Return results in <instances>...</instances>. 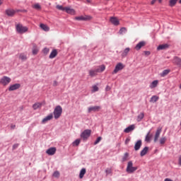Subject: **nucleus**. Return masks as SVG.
Segmentation results:
<instances>
[{"instance_id":"obj_1","label":"nucleus","mask_w":181,"mask_h":181,"mask_svg":"<svg viewBox=\"0 0 181 181\" xmlns=\"http://www.w3.org/2000/svg\"><path fill=\"white\" fill-rule=\"evenodd\" d=\"M104 70H105V65H100L98 66V68H95V69L89 70V76L90 77H95L98 73H103Z\"/></svg>"},{"instance_id":"obj_2","label":"nucleus","mask_w":181,"mask_h":181,"mask_svg":"<svg viewBox=\"0 0 181 181\" xmlns=\"http://www.w3.org/2000/svg\"><path fill=\"white\" fill-rule=\"evenodd\" d=\"M16 30L17 33H19L20 35H23V33H26L28 30H29V28L26 26H23V25L18 23L16 25Z\"/></svg>"},{"instance_id":"obj_3","label":"nucleus","mask_w":181,"mask_h":181,"mask_svg":"<svg viewBox=\"0 0 181 181\" xmlns=\"http://www.w3.org/2000/svg\"><path fill=\"white\" fill-rule=\"evenodd\" d=\"M63 112V108L62 106L58 105L54 110V117L55 119H59L62 116V113Z\"/></svg>"},{"instance_id":"obj_4","label":"nucleus","mask_w":181,"mask_h":181,"mask_svg":"<svg viewBox=\"0 0 181 181\" xmlns=\"http://www.w3.org/2000/svg\"><path fill=\"white\" fill-rule=\"evenodd\" d=\"M138 170V167H134V163L132 161H129L127 163V167L126 171L127 173H134L136 170Z\"/></svg>"},{"instance_id":"obj_5","label":"nucleus","mask_w":181,"mask_h":181,"mask_svg":"<svg viewBox=\"0 0 181 181\" xmlns=\"http://www.w3.org/2000/svg\"><path fill=\"white\" fill-rule=\"evenodd\" d=\"M11 81H12L11 78L8 76H3L0 80V84H2V86H8Z\"/></svg>"},{"instance_id":"obj_6","label":"nucleus","mask_w":181,"mask_h":181,"mask_svg":"<svg viewBox=\"0 0 181 181\" xmlns=\"http://www.w3.org/2000/svg\"><path fill=\"white\" fill-rule=\"evenodd\" d=\"M91 135V131L90 129H86L81 134V138H83V140L88 139Z\"/></svg>"},{"instance_id":"obj_7","label":"nucleus","mask_w":181,"mask_h":181,"mask_svg":"<svg viewBox=\"0 0 181 181\" xmlns=\"http://www.w3.org/2000/svg\"><path fill=\"white\" fill-rule=\"evenodd\" d=\"M124 67H125V66H124V64L121 62L118 63L116 66L115 68L114 69V71H112V74H117V73H118V71H121V70H122L124 69Z\"/></svg>"},{"instance_id":"obj_8","label":"nucleus","mask_w":181,"mask_h":181,"mask_svg":"<svg viewBox=\"0 0 181 181\" xmlns=\"http://www.w3.org/2000/svg\"><path fill=\"white\" fill-rule=\"evenodd\" d=\"M101 110V107L100 106H91L88 108V112L90 114V112H97Z\"/></svg>"},{"instance_id":"obj_9","label":"nucleus","mask_w":181,"mask_h":181,"mask_svg":"<svg viewBox=\"0 0 181 181\" xmlns=\"http://www.w3.org/2000/svg\"><path fill=\"white\" fill-rule=\"evenodd\" d=\"M110 22L115 26H118V25H119V20H118L117 17H110Z\"/></svg>"},{"instance_id":"obj_10","label":"nucleus","mask_w":181,"mask_h":181,"mask_svg":"<svg viewBox=\"0 0 181 181\" xmlns=\"http://www.w3.org/2000/svg\"><path fill=\"white\" fill-rule=\"evenodd\" d=\"M76 21H91V16H81L75 18Z\"/></svg>"},{"instance_id":"obj_11","label":"nucleus","mask_w":181,"mask_h":181,"mask_svg":"<svg viewBox=\"0 0 181 181\" xmlns=\"http://www.w3.org/2000/svg\"><path fill=\"white\" fill-rule=\"evenodd\" d=\"M160 132H162V127H158L156 132L154 142H158V139H159V136H160Z\"/></svg>"},{"instance_id":"obj_12","label":"nucleus","mask_w":181,"mask_h":181,"mask_svg":"<svg viewBox=\"0 0 181 181\" xmlns=\"http://www.w3.org/2000/svg\"><path fill=\"white\" fill-rule=\"evenodd\" d=\"M19 88H21L20 83H15L9 86L8 91H15V90H18Z\"/></svg>"},{"instance_id":"obj_13","label":"nucleus","mask_w":181,"mask_h":181,"mask_svg":"<svg viewBox=\"0 0 181 181\" xmlns=\"http://www.w3.org/2000/svg\"><path fill=\"white\" fill-rule=\"evenodd\" d=\"M145 45H146V42H145V41H141L135 46L134 49L137 51L141 50V49H142V47H144Z\"/></svg>"},{"instance_id":"obj_14","label":"nucleus","mask_w":181,"mask_h":181,"mask_svg":"<svg viewBox=\"0 0 181 181\" xmlns=\"http://www.w3.org/2000/svg\"><path fill=\"white\" fill-rule=\"evenodd\" d=\"M56 147H51L46 151V153L52 156L56 153Z\"/></svg>"},{"instance_id":"obj_15","label":"nucleus","mask_w":181,"mask_h":181,"mask_svg":"<svg viewBox=\"0 0 181 181\" xmlns=\"http://www.w3.org/2000/svg\"><path fill=\"white\" fill-rule=\"evenodd\" d=\"M169 44H162L158 46L157 50H167V49H169Z\"/></svg>"},{"instance_id":"obj_16","label":"nucleus","mask_w":181,"mask_h":181,"mask_svg":"<svg viewBox=\"0 0 181 181\" xmlns=\"http://www.w3.org/2000/svg\"><path fill=\"white\" fill-rule=\"evenodd\" d=\"M142 146V140H138L134 144V151H139Z\"/></svg>"},{"instance_id":"obj_17","label":"nucleus","mask_w":181,"mask_h":181,"mask_svg":"<svg viewBox=\"0 0 181 181\" xmlns=\"http://www.w3.org/2000/svg\"><path fill=\"white\" fill-rule=\"evenodd\" d=\"M134 129H135V125L132 124L128 127H127L126 129H124V132H125L126 134H129V132H131L132 131H134Z\"/></svg>"},{"instance_id":"obj_18","label":"nucleus","mask_w":181,"mask_h":181,"mask_svg":"<svg viewBox=\"0 0 181 181\" xmlns=\"http://www.w3.org/2000/svg\"><path fill=\"white\" fill-rule=\"evenodd\" d=\"M173 63L174 64H176L177 66H179L180 67H181V59L179 57H174Z\"/></svg>"},{"instance_id":"obj_19","label":"nucleus","mask_w":181,"mask_h":181,"mask_svg":"<svg viewBox=\"0 0 181 181\" xmlns=\"http://www.w3.org/2000/svg\"><path fill=\"white\" fill-rule=\"evenodd\" d=\"M50 119H53V115L50 114L45 117L42 120V124H46L47 121H50Z\"/></svg>"},{"instance_id":"obj_20","label":"nucleus","mask_w":181,"mask_h":181,"mask_svg":"<svg viewBox=\"0 0 181 181\" xmlns=\"http://www.w3.org/2000/svg\"><path fill=\"white\" fill-rule=\"evenodd\" d=\"M64 12H66V13H69L70 15H74V13H76L74 9L69 7H65Z\"/></svg>"},{"instance_id":"obj_21","label":"nucleus","mask_w":181,"mask_h":181,"mask_svg":"<svg viewBox=\"0 0 181 181\" xmlns=\"http://www.w3.org/2000/svg\"><path fill=\"white\" fill-rule=\"evenodd\" d=\"M148 151H149V147H144V149H142L140 152V156H145V155L148 153Z\"/></svg>"},{"instance_id":"obj_22","label":"nucleus","mask_w":181,"mask_h":181,"mask_svg":"<svg viewBox=\"0 0 181 181\" xmlns=\"http://www.w3.org/2000/svg\"><path fill=\"white\" fill-rule=\"evenodd\" d=\"M143 118H145V113H144V112H141L137 116V119H136L137 122H141V121H142Z\"/></svg>"},{"instance_id":"obj_23","label":"nucleus","mask_w":181,"mask_h":181,"mask_svg":"<svg viewBox=\"0 0 181 181\" xmlns=\"http://www.w3.org/2000/svg\"><path fill=\"white\" fill-rule=\"evenodd\" d=\"M15 10L13 9H7L6 10V13L8 16H13L15 15Z\"/></svg>"},{"instance_id":"obj_24","label":"nucleus","mask_w":181,"mask_h":181,"mask_svg":"<svg viewBox=\"0 0 181 181\" xmlns=\"http://www.w3.org/2000/svg\"><path fill=\"white\" fill-rule=\"evenodd\" d=\"M40 28H41L42 30H45V32H49V30H50V28H49V26L43 23H41L40 25Z\"/></svg>"},{"instance_id":"obj_25","label":"nucleus","mask_w":181,"mask_h":181,"mask_svg":"<svg viewBox=\"0 0 181 181\" xmlns=\"http://www.w3.org/2000/svg\"><path fill=\"white\" fill-rule=\"evenodd\" d=\"M57 56V49H53L50 53L49 57V59H54Z\"/></svg>"},{"instance_id":"obj_26","label":"nucleus","mask_w":181,"mask_h":181,"mask_svg":"<svg viewBox=\"0 0 181 181\" xmlns=\"http://www.w3.org/2000/svg\"><path fill=\"white\" fill-rule=\"evenodd\" d=\"M170 73V69H165L164 71H163L162 73L160 74V76L161 77H165V76H168Z\"/></svg>"},{"instance_id":"obj_27","label":"nucleus","mask_w":181,"mask_h":181,"mask_svg":"<svg viewBox=\"0 0 181 181\" xmlns=\"http://www.w3.org/2000/svg\"><path fill=\"white\" fill-rule=\"evenodd\" d=\"M159 81L158 80L153 81L151 84H150V88H155L158 87Z\"/></svg>"},{"instance_id":"obj_28","label":"nucleus","mask_w":181,"mask_h":181,"mask_svg":"<svg viewBox=\"0 0 181 181\" xmlns=\"http://www.w3.org/2000/svg\"><path fill=\"white\" fill-rule=\"evenodd\" d=\"M43 104L42 103H36L33 105V110H37L38 108H41Z\"/></svg>"},{"instance_id":"obj_29","label":"nucleus","mask_w":181,"mask_h":181,"mask_svg":"<svg viewBox=\"0 0 181 181\" xmlns=\"http://www.w3.org/2000/svg\"><path fill=\"white\" fill-rule=\"evenodd\" d=\"M129 47L126 48L124 52L122 53V57H127L128 53H129Z\"/></svg>"},{"instance_id":"obj_30","label":"nucleus","mask_w":181,"mask_h":181,"mask_svg":"<svg viewBox=\"0 0 181 181\" xmlns=\"http://www.w3.org/2000/svg\"><path fill=\"white\" fill-rule=\"evenodd\" d=\"M86 168H82L79 173V178L83 179L84 177V175H86Z\"/></svg>"},{"instance_id":"obj_31","label":"nucleus","mask_w":181,"mask_h":181,"mask_svg":"<svg viewBox=\"0 0 181 181\" xmlns=\"http://www.w3.org/2000/svg\"><path fill=\"white\" fill-rule=\"evenodd\" d=\"M19 59L22 60L23 62H25L28 59V57L24 53H21L19 55Z\"/></svg>"},{"instance_id":"obj_32","label":"nucleus","mask_w":181,"mask_h":181,"mask_svg":"<svg viewBox=\"0 0 181 181\" xmlns=\"http://www.w3.org/2000/svg\"><path fill=\"white\" fill-rule=\"evenodd\" d=\"M159 100V96L153 95L150 99V103H156Z\"/></svg>"},{"instance_id":"obj_33","label":"nucleus","mask_w":181,"mask_h":181,"mask_svg":"<svg viewBox=\"0 0 181 181\" xmlns=\"http://www.w3.org/2000/svg\"><path fill=\"white\" fill-rule=\"evenodd\" d=\"M80 142H81L80 139H76L74 141H73L72 146H78L80 145Z\"/></svg>"},{"instance_id":"obj_34","label":"nucleus","mask_w":181,"mask_h":181,"mask_svg":"<svg viewBox=\"0 0 181 181\" xmlns=\"http://www.w3.org/2000/svg\"><path fill=\"white\" fill-rule=\"evenodd\" d=\"M129 156V153H125L124 156L122 158V162H127V160H128Z\"/></svg>"},{"instance_id":"obj_35","label":"nucleus","mask_w":181,"mask_h":181,"mask_svg":"<svg viewBox=\"0 0 181 181\" xmlns=\"http://www.w3.org/2000/svg\"><path fill=\"white\" fill-rule=\"evenodd\" d=\"M177 3V0H170L169 6L171 7H173L176 5Z\"/></svg>"},{"instance_id":"obj_36","label":"nucleus","mask_w":181,"mask_h":181,"mask_svg":"<svg viewBox=\"0 0 181 181\" xmlns=\"http://www.w3.org/2000/svg\"><path fill=\"white\" fill-rule=\"evenodd\" d=\"M150 134H151V131H149L146 136V138H145V141L146 142H149L151 141V136H150Z\"/></svg>"},{"instance_id":"obj_37","label":"nucleus","mask_w":181,"mask_h":181,"mask_svg":"<svg viewBox=\"0 0 181 181\" xmlns=\"http://www.w3.org/2000/svg\"><path fill=\"white\" fill-rule=\"evenodd\" d=\"M119 35H124V33H127V28L124 27L120 28V30H119Z\"/></svg>"},{"instance_id":"obj_38","label":"nucleus","mask_w":181,"mask_h":181,"mask_svg":"<svg viewBox=\"0 0 181 181\" xmlns=\"http://www.w3.org/2000/svg\"><path fill=\"white\" fill-rule=\"evenodd\" d=\"M57 9H59V11H62L63 12H64L66 7H63V6L57 5Z\"/></svg>"},{"instance_id":"obj_39","label":"nucleus","mask_w":181,"mask_h":181,"mask_svg":"<svg viewBox=\"0 0 181 181\" xmlns=\"http://www.w3.org/2000/svg\"><path fill=\"white\" fill-rule=\"evenodd\" d=\"M52 176L54 177H60V173L59 171H55L54 172V173L52 174Z\"/></svg>"},{"instance_id":"obj_40","label":"nucleus","mask_w":181,"mask_h":181,"mask_svg":"<svg viewBox=\"0 0 181 181\" xmlns=\"http://www.w3.org/2000/svg\"><path fill=\"white\" fill-rule=\"evenodd\" d=\"M103 138L101 136H99L97 138V139L94 142V145H97L98 144H100Z\"/></svg>"},{"instance_id":"obj_41","label":"nucleus","mask_w":181,"mask_h":181,"mask_svg":"<svg viewBox=\"0 0 181 181\" xmlns=\"http://www.w3.org/2000/svg\"><path fill=\"white\" fill-rule=\"evenodd\" d=\"M165 142H166V137H163V138L160 139V145L165 144Z\"/></svg>"},{"instance_id":"obj_42","label":"nucleus","mask_w":181,"mask_h":181,"mask_svg":"<svg viewBox=\"0 0 181 181\" xmlns=\"http://www.w3.org/2000/svg\"><path fill=\"white\" fill-rule=\"evenodd\" d=\"M49 52V48L45 47L42 49V52L44 53V54H48Z\"/></svg>"},{"instance_id":"obj_43","label":"nucleus","mask_w":181,"mask_h":181,"mask_svg":"<svg viewBox=\"0 0 181 181\" xmlns=\"http://www.w3.org/2000/svg\"><path fill=\"white\" fill-rule=\"evenodd\" d=\"M96 91H98V86L95 85L93 86L92 93H96Z\"/></svg>"},{"instance_id":"obj_44","label":"nucleus","mask_w":181,"mask_h":181,"mask_svg":"<svg viewBox=\"0 0 181 181\" xmlns=\"http://www.w3.org/2000/svg\"><path fill=\"white\" fill-rule=\"evenodd\" d=\"M35 9H42V7L40 6V4H36L34 5Z\"/></svg>"},{"instance_id":"obj_45","label":"nucleus","mask_w":181,"mask_h":181,"mask_svg":"<svg viewBox=\"0 0 181 181\" xmlns=\"http://www.w3.org/2000/svg\"><path fill=\"white\" fill-rule=\"evenodd\" d=\"M19 146V144H15L13 146V150L15 151V149H17V148Z\"/></svg>"},{"instance_id":"obj_46","label":"nucleus","mask_w":181,"mask_h":181,"mask_svg":"<svg viewBox=\"0 0 181 181\" xmlns=\"http://www.w3.org/2000/svg\"><path fill=\"white\" fill-rule=\"evenodd\" d=\"M105 173H106L107 175L111 174V169L107 168V169L105 170Z\"/></svg>"},{"instance_id":"obj_47","label":"nucleus","mask_w":181,"mask_h":181,"mask_svg":"<svg viewBox=\"0 0 181 181\" xmlns=\"http://www.w3.org/2000/svg\"><path fill=\"white\" fill-rule=\"evenodd\" d=\"M37 52H39V50H37V49H33V54H37Z\"/></svg>"},{"instance_id":"obj_48","label":"nucleus","mask_w":181,"mask_h":181,"mask_svg":"<svg viewBox=\"0 0 181 181\" xmlns=\"http://www.w3.org/2000/svg\"><path fill=\"white\" fill-rule=\"evenodd\" d=\"M129 141H131V139L129 138L126 139L124 144L126 145H128V144H129Z\"/></svg>"},{"instance_id":"obj_49","label":"nucleus","mask_w":181,"mask_h":181,"mask_svg":"<svg viewBox=\"0 0 181 181\" xmlns=\"http://www.w3.org/2000/svg\"><path fill=\"white\" fill-rule=\"evenodd\" d=\"M144 54L146 56H149L151 54V52L150 51H144Z\"/></svg>"},{"instance_id":"obj_50","label":"nucleus","mask_w":181,"mask_h":181,"mask_svg":"<svg viewBox=\"0 0 181 181\" xmlns=\"http://www.w3.org/2000/svg\"><path fill=\"white\" fill-rule=\"evenodd\" d=\"M58 83H57V81H54V83H53V86H54V87H56V86H58Z\"/></svg>"},{"instance_id":"obj_51","label":"nucleus","mask_w":181,"mask_h":181,"mask_svg":"<svg viewBox=\"0 0 181 181\" xmlns=\"http://www.w3.org/2000/svg\"><path fill=\"white\" fill-rule=\"evenodd\" d=\"M15 128H16V125H15V124H11V129H15Z\"/></svg>"},{"instance_id":"obj_52","label":"nucleus","mask_w":181,"mask_h":181,"mask_svg":"<svg viewBox=\"0 0 181 181\" xmlns=\"http://www.w3.org/2000/svg\"><path fill=\"white\" fill-rule=\"evenodd\" d=\"M164 181H173V180H171L170 178H165L164 180Z\"/></svg>"},{"instance_id":"obj_53","label":"nucleus","mask_w":181,"mask_h":181,"mask_svg":"<svg viewBox=\"0 0 181 181\" xmlns=\"http://www.w3.org/2000/svg\"><path fill=\"white\" fill-rule=\"evenodd\" d=\"M155 2H156V0H153L151 2V5H153L155 4Z\"/></svg>"},{"instance_id":"obj_54","label":"nucleus","mask_w":181,"mask_h":181,"mask_svg":"<svg viewBox=\"0 0 181 181\" xmlns=\"http://www.w3.org/2000/svg\"><path fill=\"white\" fill-rule=\"evenodd\" d=\"M2 4H4V0H0V6L2 5Z\"/></svg>"},{"instance_id":"obj_55","label":"nucleus","mask_w":181,"mask_h":181,"mask_svg":"<svg viewBox=\"0 0 181 181\" xmlns=\"http://www.w3.org/2000/svg\"><path fill=\"white\" fill-rule=\"evenodd\" d=\"M158 2L160 4L162 2V0H158Z\"/></svg>"},{"instance_id":"obj_56","label":"nucleus","mask_w":181,"mask_h":181,"mask_svg":"<svg viewBox=\"0 0 181 181\" xmlns=\"http://www.w3.org/2000/svg\"><path fill=\"white\" fill-rule=\"evenodd\" d=\"M87 1V2H90V0H86Z\"/></svg>"}]
</instances>
